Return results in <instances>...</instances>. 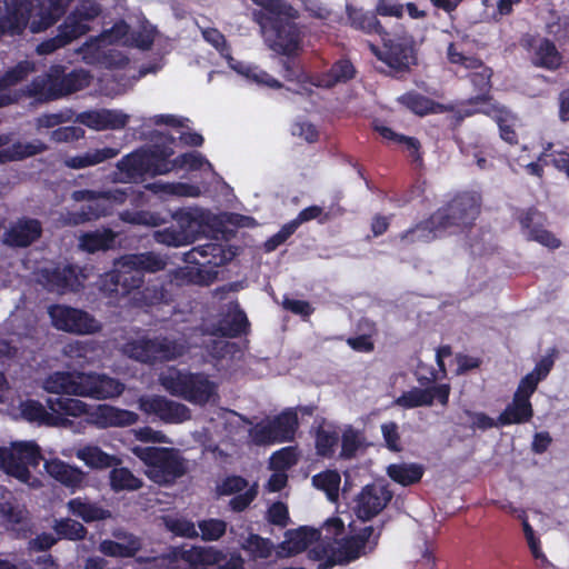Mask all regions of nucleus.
I'll use <instances>...</instances> for the list:
<instances>
[{
  "mask_svg": "<svg viewBox=\"0 0 569 569\" xmlns=\"http://www.w3.org/2000/svg\"><path fill=\"white\" fill-rule=\"evenodd\" d=\"M166 528L178 537L194 538L198 536L193 522L184 518H164Z\"/></svg>",
  "mask_w": 569,
  "mask_h": 569,
  "instance_id": "obj_60",
  "label": "nucleus"
},
{
  "mask_svg": "<svg viewBox=\"0 0 569 569\" xmlns=\"http://www.w3.org/2000/svg\"><path fill=\"white\" fill-rule=\"evenodd\" d=\"M533 415L531 401L521 400L512 396L511 402L498 416V425L500 427L523 425L529 422Z\"/></svg>",
  "mask_w": 569,
  "mask_h": 569,
  "instance_id": "obj_33",
  "label": "nucleus"
},
{
  "mask_svg": "<svg viewBox=\"0 0 569 569\" xmlns=\"http://www.w3.org/2000/svg\"><path fill=\"white\" fill-rule=\"evenodd\" d=\"M82 372L56 371L43 381V388L56 397L79 396Z\"/></svg>",
  "mask_w": 569,
  "mask_h": 569,
  "instance_id": "obj_28",
  "label": "nucleus"
},
{
  "mask_svg": "<svg viewBox=\"0 0 569 569\" xmlns=\"http://www.w3.org/2000/svg\"><path fill=\"white\" fill-rule=\"evenodd\" d=\"M481 198L475 192L461 191L436 210L446 231L451 227H471L480 213Z\"/></svg>",
  "mask_w": 569,
  "mask_h": 569,
  "instance_id": "obj_8",
  "label": "nucleus"
},
{
  "mask_svg": "<svg viewBox=\"0 0 569 569\" xmlns=\"http://www.w3.org/2000/svg\"><path fill=\"white\" fill-rule=\"evenodd\" d=\"M381 39L383 41L382 49L373 51L378 60L390 69L392 76L408 72L410 67L416 64V46L411 34L402 33L393 37L388 34L381 36Z\"/></svg>",
  "mask_w": 569,
  "mask_h": 569,
  "instance_id": "obj_7",
  "label": "nucleus"
},
{
  "mask_svg": "<svg viewBox=\"0 0 569 569\" xmlns=\"http://www.w3.org/2000/svg\"><path fill=\"white\" fill-rule=\"evenodd\" d=\"M47 407L38 400L29 399L21 405V415L29 422L47 427H64L70 423L68 417H80L86 413L84 402L67 397H49Z\"/></svg>",
  "mask_w": 569,
  "mask_h": 569,
  "instance_id": "obj_3",
  "label": "nucleus"
},
{
  "mask_svg": "<svg viewBox=\"0 0 569 569\" xmlns=\"http://www.w3.org/2000/svg\"><path fill=\"white\" fill-rule=\"evenodd\" d=\"M131 293V302L137 308H149L169 301V292L159 281L141 284Z\"/></svg>",
  "mask_w": 569,
  "mask_h": 569,
  "instance_id": "obj_36",
  "label": "nucleus"
},
{
  "mask_svg": "<svg viewBox=\"0 0 569 569\" xmlns=\"http://www.w3.org/2000/svg\"><path fill=\"white\" fill-rule=\"evenodd\" d=\"M397 101L412 113L420 117L442 113L450 110L448 106L437 102L415 90L405 92L398 97Z\"/></svg>",
  "mask_w": 569,
  "mask_h": 569,
  "instance_id": "obj_30",
  "label": "nucleus"
},
{
  "mask_svg": "<svg viewBox=\"0 0 569 569\" xmlns=\"http://www.w3.org/2000/svg\"><path fill=\"white\" fill-rule=\"evenodd\" d=\"M154 239L158 243H162L169 247H181L188 243V234L181 229L174 227H169L157 231Z\"/></svg>",
  "mask_w": 569,
  "mask_h": 569,
  "instance_id": "obj_55",
  "label": "nucleus"
},
{
  "mask_svg": "<svg viewBox=\"0 0 569 569\" xmlns=\"http://www.w3.org/2000/svg\"><path fill=\"white\" fill-rule=\"evenodd\" d=\"M46 150L47 146L39 140L26 143L18 141L8 148L0 149V164L23 160L26 158L39 154Z\"/></svg>",
  "mask_w": 569,
  "mask_h": 569,
  "instance_id": "obj_39",
  "label": "nucleus"
},
{
  "mask_svg": "<svg viewBox=\"0 0 569 569\" xmlns=\"http://www.w3.org/2000/svg\"><path fill=\"white\" fill-rule=\"evenodd\" d=\"M44 469L51 478L72 491L80 489L86 479V473L80 468L57 458L46 461Z\"/></svg>",
  "mask_w": 569,
  "mask_h": 569,
  "instance_id": "obj_27",
  "label": "nucleus"
},
{
  "mask_svg": "<svg viewBox=\"0 0 569 569\" xmlns=\"http://www.w3.org/2000/svg\"><path fill=\"white\" fill-rule=\"evenodd\" d=\"M340 482V473L333 469L321 471L312 477V485L317 489L325 491L331 501L338 499Z\"/></svg>",
  "mask_w": 569,
  "mask_h": 569,
  "instance_id": "obj_45",
  "label": "nucleus"
},
{
  "mask_svg": "<svg viewBox=\"0 0 569 569\" xmlns=\"http://www.w3.org/2000/svg\"><path fill=\"white\" fill-rule=\"evenodd\" d=\"M204 163L210 166L209 161L199 152H186L170 161L171 169L187 168L191 171L200 170Z\"/></svg>",
  "mask_w": 569,
  "mask_h": 569,
  "instance_id": "obj_57",
  "label": "nucleus"
},
{
  "mask_svg": "<svg viewBox=\"0 0 569 569\" xmlns=\"http://www.w3.org/2000/svg\"><path fill=\"white\" fill-rule=\"evenodd\" d=\"M447 57L450 63L462 66L467 69H479L482 67V60L473 57L466 56L458 50L455 42H450L447 48Z\"/></svg>",
  "mask_w": 569,
  "mask_h": 569,
  "instance_id": "obj_59",
  "label": "nucleus"
},
{
  "mask_svg": "<svg viewBox=\"0 0 569 569\" xmlns=\"http://www.w3.org/2000/svg\"><path fill=\"white\" fill-rule=\"evenodd\" d=\"M67 508L72 516L80 518L87 523L107 520L112 516L109 509L81 497L70 499L67 502Z\"/></svg>",
  "mask_w": 569,
  "mask_h": 569,
  "instance_id": "obj_32",
  "label": "nucleus"
},
{
  "mask_svg": "<svg viewBox=\"0 0 569 569\" xmlns=\"http://www.w3.org/2000/svg\"><path fill=\"white\" fill-rule=\"evenodd\" d=\"M475 113H482L492 118L498 124L500 138L510 146L518 144V133L515 130L516 116L506 107L490 104L483 108L465 110L466 117L473 116Z\"/></svg>",
  "mask_w": 569,
  "mask_h": 569,
  "instance_id": "obj_22",
  "label": "nucleus"
},
{
  "mask_svg": "<svg viewBox=\"0 0 569 569\" xmlns=\"http://www.w3.org/2000/svg\"><path fill=\"white\" fill-rule=\"evenodd\" d=\"M441 220L436 217V211L427 219L417 222L413 227L400 233L399 238L407 244L429 243L440 237L445 231V227L440 226Z\"/></svg>",
  "mask_w": 569,
  "mask_h": 569,
  "instance_id": "obj_26",
  "label": "nucleus"
},
{
  "mask_svg": "<svg viewBox=\"0 0 569 569\" xmlns=\"http://www.w3.org/2000/svg\"><path fill=\"white\" fill-rule=\"evenodd\" d=\"M349 19L351 26L357 30H361L370 34L376 33L380 37L388 36V32L385 30L377 17L372 13L353 11L349 13Z\"/></svg>",
  "mask_w": 569,
  "mask_h": 569,
  "instance_id": "obj_48",
  "label": "nucleus"
},
{
  "mask_svg": "<svg viewBox=\"0 0 569 569\" xmlns=\"http://www.w3.org/2000/svg\"><path fill=\"white\" fill-rule=\"evenodd\" d=\"M319 537V531L313 528L300 527L288 532L289 550L295 553L305 551Z\"/></svg>",
  "mask_w": 569,
  "mask_h": 569,
  "instance_id": "obj_49",
  "label": "nucleus"
},
{
  "mask_svg": "<svg viewBox=\"0 0 569 569\" xmlns=\"http://www.w3.org/2000/svg\"><path fill=\"white\" fill-rule=\"evenodd\" d=\"M367 546L355 535L341 539L338 548L340 562L349 563L367 553Z\"/></svg>",
  "mask_w": 569,
  "mask_h": 569,
  "instance_id": "obj_50",
  "label": "nucleus"
},
{
  "mask_svg": "<svg viewBox=\"0 0 569 569\" xmlns=\"http://www.w3.org/2000/svg\"><path fill=\"white\" fill-rule=\"evenodd\" d=\"M522 46L530 53L533 66L549 71H555L561 67L562 54L550 39L528 36L523 39Z\"/></svg>",
  "mask_w": 569,
  "mask_h": 569,
  "instance_id": "obj_18",
  "label": "nucleus"
},
{
  "mask_svg": "<svg viewBox=\"0 0 569 569\" xmlns=\"http://www.w3.org/2000/svg\"><path fill=\"white\" fill-rule=\"evenodd\" d=\"M124 386L117 379L106 375L84 373L81 375L79 397H89L103 400L120 396Z\"/></svg>",
  "mask_w": 569,
  "mask_h": 569,
  "instance_id": "obj_19",
  "label": "nucleus"
},
{
  "mask_svg": "<svg viewBox=\"0 0 569 569\" xmlns=\"http://www.w3.org/2000/svg\"><path fill=\"white\" fill-rule=\"evenodd\" d=\"M118 152L119 151L114 148L104 147L94 151H88L83 154L68 157L64 160V164L71 169H82L90 166H96L108 159H112L118 154Z\"/></svg>",
  "mask_w": 569,
  "mask_h": 569,
  "instance_id": "obj_41",
  "label": "nucleus"
},
{
  "mask_svg": "<svg viewBox=\"0 0 569 569\" xmlns=\"http://www.w3.org/2000/svg\"><path fill=\"white\" fill-rule=\"evenodd\" d=\"M118 233L110 228H101L80 234L78 247L87 253L106 252L116 247Z\"/></svg>",
  "mask_w": 569,
  "mask_h": 569,
  "instance_id": "obj_29",
  "label": "nucleus"
},
{
  "mask_svg": "<svg viewBox=\"0 0 569 569\" xmlns=\"http://www.w3.org/2000/svg\"><path fill=\"white\" fill-rule=\"evenodd\" d=\"M250 322L240 305L231 302L226 313L217 321L213 327V335L223 338H239L248 335Z\"/></svg>",
  "mask_w": 569,
  "mask_h": 569,
  "instance_id": "obj_21",
  "label": "nucleus"
},
{
  "mask_svg": "<svg viewBox=\"0 0 569 569\" xmlns=\"http://www.w3.org/2000/svg\"><path fill=\"white\" fill-rule=\"evenodd\" d=\"M356 69L350 60L340 59L336 61L330 69L317 77V81L311 83L316 87L330 89L337 83L347 82L355 78Z\"/></svg>",
  "mask_w": 569,
  "mask_h": 569,
  "instance_id": "obj_37",
  "label": "nucleus"
},
{
  "mask_svg": "<svg viewBox=\"0 0 569 569\" xmlns=\"http://www.w3.org/2000/svg\"><path fill=\"white\" fill-rule=\"evenodd\" d=\"M387 475L393 482L402 487H410L421 481L425 467L416 462L391 463L387 467Z\"/></svg>",
  "mask_w": 569,
  "mask_h": 569,
  "instance_id": "obj_38",
  "label": "nucleus"
},
{
  "mask_svg": "<svg viewBox=\"0 0 569 569\" xmlns=\"http://www.w3.org/2000/svg\"><path fill=\"white\" fill-rule=\"evenodd\" d=\"M52 326L64 332L91 335L101 330V323L89 312L66 305H52L48 308Z\"/></svg>",
  "mask_w": 569,
  "mask_h": 569,
  "instance_id": "obj_11",
  "label": "nucleus"
},
{
  "mask_svg": "<svg viewBox=\"0 0 569 569\" xmlns=\"http://www.w3.org/2000/svg\"><path fill=\"white\" fill-rule=\"evenodd\" d=\"M249 487L248 480L242 476L230 475L217 485L216 492L219 497H224L239 493Z\"/></svg>",
  "mask_w": 569,
  "mask_h": 569,
  "instance_id": "obj_54",
  "label": "nucleus"
},
{
  "mask_svg": "<svg viewBox=\"0 0 569 569\" xmlns=\"http://www.w3.org/2000/svg\"><path fill=\"white\" fill-rule=\"evenodd\" d=\"M138 415L110 405H100L96 411L97 422L101 427H129L138 421Z\"/></svg>",
  "mask_w": 569,
  "mask_h": 569,
  "instance_id": "obj_34",
  "label": "nucleus"
},
{
  "mask_svg": "<svg viewBox=\"0 0 569 569\" xmlns=\"http://www.w3.org/2000/svg\"><path fill=\"white\" fill-rule=\"evenodd\" d=\"M381 432L386 447L392 452H400L402 450L400 442V433L398 425L395 421L385 422L381 425Z\"/></svg>",
  "mask_w": 569,
  "mask_h": 569,
  "instance_id": "obj_63",
  "label": "nucleus"
},
{
  "mask_svg": "<svg viewBox=\"0 0 569 569\" xmlns=\"http://www.w3.org/2000/svg\"><path fill=\"white\" fill-rule=\"evenodd\" d=\"M76 456L92 469H106L120 463L119 458L104 452L98 446H86L79 449Z\"/></svg>",
  "mask_w": 569,
  "mask_h": 569,
  "instance_id": "obj_40",
  "label": "nucleus"
},
{
  "mask_svg": "<svg viewBox=\"0 0 569 569\" xmlns=\"http://www.w3.org/2000/svg\"><path fill=\"white\" fill-rule=\"evenodd\" d=\"M339 443V433L335 428L319 426L315 432V448L319 457L330 459Z\"/></svg>",
  "mask_w": 569,
  "mask_h": 569,
  "instance_id": "obj_44",
  "label": "nucleus"
},
{
  "mask_svg": "<svg viewBox=\"0 0 569 569\" xmlns=\"http://www.w3.org/2000/svg\"><path fill=\"white\" fill-rule=\"evenodd\" d=\"M315 219H317L320 224H325L332 219V214L331 212H325L322 207L313 204L302 209L292 220L299 228L302 223Z\"/></svg>",
  "mask_w": 569,
  "mask_h": 569,
  "instance_id": "obj_58",
  "label": "nucleus"
},
{
  "mask_svg": "<svg viewBox=\"0 0 569 569\" xmlns=\"http://www.w3.org/2000/svg\"><path fill=\"white\" fill-rule=\"evenodd\" d=\"M517 220L522 231L526 232L527 240L536 241L551 250L558 249L561 246V241L545 228L547 217L536 207L520 210Z\"/></svg>",
  "mask_w": 569,
  "mask_h": 569,
  "instance_id": "obj_16",
  "label": "nucleus"
},
{
  "mask_svg": "<svg viewBox=\"0 0 569 569\" xmlns=\"http://www.w3.org/2000/svg\"><path fill=\"white\" fill-rule=\"evenodd\" d=\"M267 12V23L262 26L268 47L274 52L291 56L299 49L300 30L295 22L299 12L286 0L257 1Z\"/></svg>",
  "mask_w": 569,
  "mask_h": 569,
  "instance_id": "obj_1",
  "label": "nucleus"
},
{
  "mask_svg": "<svg viewBox=\"0 0 569 569\" xmlns=\"http://www.w3.org/2000/svg\"><path fill=\"white\" fill-rule=\"evenodd\" d=\"M42 227L39 220L21 218L3 233V243L11 248H26L41 237Z\"/></svg>",
  "mask_w": 569,
  "mask_h": 569,
  "instance_id": "obj_23",
  "label": "nucleus"
},
{
  "mask_svg": "<svg viewBox=\"0 0 569 569\" xmlns=\"http://www.w3.org/2000/svg\"><path fill=\"white\" fill-rule=\"evenodd\" d=\"M362 446V439L358 430L348 427L341 436L340 458L345 460L353 459Z\"/></svg>",
  "mask_w": 569,
  "mask_h": 569,
  "instance_id": "obj_53",
  "label": "nucleus"
},
{
  "mask_svg": "<svg viewBox=\"0 0 569 569\" xmlns=\"http://www.w3.org/2000/svg\"><path fill=\"white\" fill-rule=\"evenodd\" d=\"M77 39L78 38L69 29L64 28V23H62L58 27V33L54 37L46 39L37 46V52L40 56L51 54Z\"/></svg>",
  "mask_w": 569,
  "mask_h": 569,
  "instance_id": "obj_47",
  "label": "nucleus"
},
{
  "mask_svg": "<svg viewBox=\"0 0 569 569\" xmlns=\"http://www.w3.org/2000/svg\"><path fill=\"white\" fill-rule=\"evenodd\" d=\"M199 528L203 540L214 541L226 533L227 525L220 519H209L200 522Z\"/></svg>",
  "mask_w": 569,
  "mask_h": 569,
  "instance_id": "obj_61",
  "label": "nucleus"
},
{
  "mask_svg": "<svg viewBox=\"0 0 569 569\" xmlns=\"http://www.w3.org/2000/svg\"><path fill=\"white\" fill-rule=\"evenodd\" d=\"M166 558L172 569H218L224 553L213 547H174Z\"/></svg>",
  "mask_w": 569,
  "mask_h": 569,
  "instance_id": "obj_12",
  "label": "nucleus"
},
{
  "mask_svg": "<svg viewBox=\"0 0 569 569\" xmlns=\"http://www.w3.org/2000/svg\"><path fill=\"white\" fill-rule=\"evenodd\" d=\"M480 68V71L471 72L469 74V80L475 91L478 93L477 96L467 99L465 104L472 107L481 106L480 108H483L491 104L489 102L492 99L490 94L492 70L483 66Z\"/></svg>",
  "mask_w": 569,
  "mask_h": 569,
  "instance_id": "obj_35",
  "label": "nucleus"
},
{
  "mask_svg": "<svg viewBox=\"0 0 569 569\" xmlns=\"http://www.w3.org/2000/svg\"><path fill=\"white\" fill-rule=\"evenodd\" d=\"M174 347L167 338L141 339L132 343L131 357L136 360L153 365L174 357Z\"/></svg>",
  "mask_w": 569,
  "mask_h": 569,
  "instance_id": "obj_20",
  "label": "nucleus"
},
{
  "mask_svg": "<svg viewBox=\"0 0 569 569\" xmlns=\"http://www.w3.org/2000/svg\"><path fill=\"white\" fill-rule=\"evenodd\" d=\"M109 485L113 492L139 490L143 482L129 468H112L109 473Z\"/></svg>",
  "mask_w": 569,
  "mask_h": 569,
  "instance_id": "obj_42",
  "label": "nucleus"
},
{
  "mask_svg": "<svg viewBox=\"0 0 569 569\" xmlns=\"http://www.w3.org/2000/svg\"><path fill=\"white\" fill-rule=\"evenodd\" d=\"M259 492L258 483H252L249 488L244 489V491L233 495V497L229 501V507L234 512L244 511L252 501L257 498Z\"/></svg>",
  "mask_w": 569,
  "mask_h": 569,
  "instance_id": "obj_56",
  "label": "nucleus"
},
{
  "mask_svg": "<svg viewBox=\"0 0 569 569\" xmlns=\"http://www.w3.org/2000/svg\"><path fill=\"white\" fill-rule=\"evenodd\" d=\"M299 427L298 415L293 410H284L272 419L257 422L250 429L253 443L267 446L273 443L290 442L295 439Z\"/></svg>",
  "mask_w": 569,
  "mask_h": 569,
  "instance_id": "obj_9",
  "label": "nucleus"
},
{
  "mask_svg": "<svg viewBox=\"0 0 569 569\" xmlns=\"http://www.w3.org/2000/svg\"><path fill=\"white\" fill-rule=\"evenodd\" d=\"M138 402L141 411L147 415H154L166 423H180L191 417L190 409L186 405L163 396H142Z\"/></svg>",
  "mask_w": 569,
  "mask_h": 569,
  "instance_id": "obj_15",
  "label": "nucleus"
},
{
  "mask_svg": "<svg viewBox=\"0 0 569 569\" xmlns=\"http://www.w3.org/2000/svg\"><path fill=\"white\" fill-rule=\"evenodd\" d=\"M33 71V62L23 60L0 77V107H6L13 102V98L9 92L10 88L27 79Z\"/></svg>",
  "mask_w": 569,
  "mask_h": 569,
  "instance_id": "obj_31",
  "label": "nucleus"
},
{
  "mask_svg": "<svg viewBox=\"0 0 569 569\" xmlns=\"http://www.w3.org/2000/svg\"><path fill=\"white\" fill-rule=\"evenodd\" d=\"M297 229L298 227L293 220L284 223L277 233L271 236L264 242V250L267 252L274 251L279 246L284 243L296 232Z\"/></svg>",
  "mask_w": 569,
  "mask_h": 569,
  "instance_id": "obj_62",
  "label": "nucleus"
},
{
  "mask_svg": "<svg viewBox=\"0 0 569 569\" xmlns=\"http://www.w3.org/2000/svg\"><path fill=\"white\" fill-rule=\"evenodd\" d=\"M59 539L70 541L83 540L88 533L87 528L79 521L71 518H60L54 520L52 526Z\"/></svg>",
  "mask_w": 569,
  "mask_h": 569,
  "instance_id": "obj_46",
  "label": "nucleus"
},
{
  "mask_svg": "<svg viewBox=\"0 0 569 569\" xmlns=\"http://www.w3.org/2000/svg\"><path fill=\"white\" fill-rule=\"evenodd\" d=\"M123 259L129 269L139 270L141 284H143V271L157 272L166 268V261L153 252L126 256Z\"/></svg>",
  "mask_w": 569,
  "mask_h": 569,
  "instance_id": "obj_43",
  "label": "nucleus"
},
{
  "mask_svg": "<svg viewBox=\"0 0 569 569\" xmlns=\"http://www.w3.org/2000/svg\"><path fill=\"white\" fill-rule=\"evenodd\" d=\"M172 153V150L167 148L139 149L122 157L117 168L130 180L143 178L147 174L152 177L164 174L171 171L169 158Z\"/></svg>",
  "mask_w": 569,
  "mask_h": 569,
  "instance_id": "obj_5",
  "label": "nucleus"
},
{
  "mask_svg": "<svg viewBox=\"0 0 569 569\" xmlns=\"http://www.w3.org/2000/svg\"><path fill=\"white\" fill-rule=\"evenodd\" d=\"M396 405L405 409L431 406V397L429 391L418 387H413L402 392L396 400Z\"/></svg>",
  "mask_w": 569,
  "mask_h": 569,
  "instance_id": "obj_51",
  "label": "nucleus"
},
{
  "mask_svg": "<svg viewBox=\"0 0 569 569\" xmlns=\"http://www.w3.org/2000/svg\"><path fill=\"white\" fill-rule=\"evenodd\" d=\"M136 455L148 467V477L157 483H172L186 473L182 458L171 448H138Z\"/></svg>",
  "mask_w": 569,
  "mask_h": 569,
  "instance_id": "obj_6",
  "label": "nucleus"
},
{
  "mask_svg": "<svg viewBox=\"0 0 569 569\" xmlns=\"http://www.w3.org/2000/svg\"><path fill=\"white\" fill-rule=\"evenodd\" d=\"M41 460V450L36 442L20 441L12 443L11 449H0L1 467L21 481L30 478L29 467H38Z\"/></svg>",
  "mask_w": 569,
  "mask_h": 569,
  "instance_id": "obj_10",
  "label": "nucleus"
},
{
  "mask_svg": "<svg viewBox=\"0 0 569 569\" xmlns=\"http://www.w3.org/2000/svg\"><path fill=\"white\" fill-rule=\"evenodd\" d=\"M267 519L271 525L284 528L287 527L290 518L289 510L284 502L276 501L273 502L267 511Z\"/></svg>",
  "mask_w": 569,
  "mask_h": 569,
  "instance_id": "obj_64",
  "label": "nucleus"
},
{
  "mask_svg": "<svg viewBox=\"0 0 569 569\" xmlns=\"http://www.w3.org/2000/svg\"><path fill=\"white\" fill-rule=\"evenodd\" d=\"M101 13V7L96 1L82 0L64 19V28L69 29L77 38L89 32L88 22L93 21Z\"/></svg>",
  "mask_w": 569,
  "mask_h": 569,
  "instance_id": "obj_24",
  "label": "nucleus"
},
{
  "mask_svg": "<svg viewBox=\"0 0 569 569\" xmlns=\"http://www.w3.org/2000/svg\"><path fill=\"white\" fill-rule=\"evenodd\" d=\"M141 286L139 270L129 269L126 261L114 269L104 272L99 277L98 288L109 298H121L131 295V292Z\"/></svg>",
  "mask_w": 569,
  "mask_h": 569,
  "instance_id": "obj_14",
  "label": "nucleus"
},
{
  "mask_svg": "<svg viewBox=\"0 0 569 569\" xmlns=\"http://www.w3.org/2000/svg\"><path fill=\"white\" fill-rule=\"evenodd\" d=\"M31 11V0H4V16L0 28L11 34H19L26 28Z\"/></svg>",
  "mask_w": 569,
  "mask_h": 569,
  "instance_id": "obj_25",
  "label": "nucleus"
},
{
  "mask_svg": "<svg viewBox=\"0 0 569 569\" xmlns=\"http://www.w3.org/2000/svg\"><path fill=\"white\" fill-rule=\"evenodd\" d=\"M120 219L130 224L157 227L162 222L159 213L147 210H123L120 212Z\"/></svg>",
  "mask_w": 569,
  "mask_h": 569,
  "instance_id": "obj_52",
  "label": "nucleus"
},
{
  "mask_svg": "<svg viewBox=\"0 0 569 569\" xmlns=\"http://www.w3.org/2000/svg\"><path fill=\"white\" fill-rule=\"evenodd\" d=\"M91 76L84 69L66 71V67L53 64L43 74L34 77L27 86V92L38 101H56L83 90L90 84Z\"/></svg>",
  "mask_w": 569,
  "mask_h": 569,
  "instance_id": "obj_2",
  "label": "nucleus"
},
{
  "mask_svg": "<svg viewBox=\"0 0 569 569\" xmlns=\"http://www.w3.org/2000/svg\"><path fill=\"white\" fill-rule=\"evenodd\" d=\"M160 383L171 396L200 406L209 402L217 389L216 383L207 375L176 368L162 373Z\"/></svg>",
  "mask_w": 569,
  "mask_h": 569,
  "instance_id": "obj_4",
  "label": "nucleus"
},
{
  "mask_svg": "<svg viewBox=\"0 0 569 569\" xmlns=\"http://www.w3.org/2000/svg\"><path fill=\"white\" fill-rule=\"evenodd\" d=\"M39 281L48 291L57 293L77 292L82 287L79 280V268L73 264L42 268L39 272Z\"/></svg>",
  "mask_w": 569,
  "mask_h": 569,
  "instance_id": "obj_17",
  "label": "nucleus"
},
{
  "mask_svg": "<svg viewBox=\"0 0 569 569\" xmlns=\"http://www.w3.org/2000/svg\"><path fill=\"white\" fill-rule=\"evenodd\" d=\"M393 491L389 485L372 482L362 487L355 499L353 511L361 521H369L378 516L392 500Z\"/></svg>",
  "mask_w": 569,
  "mask_h": 569,
  "instance_id": "obj_13",
  "label": "nucleus"
}]
</instances>
